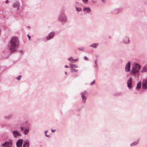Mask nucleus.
<instances>
[{
    "instance_id": "nucleus-15",
    "label": "nucleus",
    "mask_w": 147,
    "mask_h": 147,
    "mask_svg": "<svg viewBox=\"0 0 147 147\" xmlns=\"http://www.w3.org/2000/svg\"><path fill=\"white\" fill-rule=\"evenodd\" d=\"M121 11V8L115 9L113 11V13L115 14H117Z\"/></svg>"
},
{
    "instance_id": "nucleus-39",
    "label": "nucleus",
    "mask_w": 147,
    "mask_h": 147,
    "mask_svg": "<svg viewBox=\"0 0 147 147\" xmlns=\"http://www.w3.org/2000/svg\"><path fill=\"white\" fill-rule=\"evenodd\" d=\"M12 145H8L7 147H12Z\"/></svg>"
},
{
    "instance_id": "nucleus-8",
    "label": "nucleus",
    "mask_w": 147,
    "mask_h": 147,
    "mask_svg": "<svg viewBox=\"0 0 147 147\" xmlns=\"http://www.w3.org/2000/svg\"><path fill=\"white\" fill-rule=\"evenodd\" d=\"M29 142L28 140H25L24 141L23 147H29Z\"/></svg>"
},
{
    "instance_id": "nucleus-38",
    "label": "nucleus",
    "mask_w": 147,
    "mask_h": 147,
    "mask_svg": "<svg viewBox=\"0 0 147 147\" xmlns=\"http://www.w3.org/2000/svg\"><path fill=\"white\" fill-rule=\"evenodd\" d=\"M65 67H66V68H68L69 67L67 65H65Z\"/></svg>"
},
{
    "instance_id": "nucleus-44",
    "label": "nucleus",
    "mask_w": 147,
    "mask_h": 147,
    "mask_svg": "<svg viewBox=\"0 0 147 147\" xmlns=\"http://www.w3.org/2000/svg\"><path fill=\"white\" fill-rule=\"evenodd\" d=\"M65 74H67V72H66V71H65Z\"/></svg>"
},
{
    "instance_id": "nucleus-11",
    "label": "nucleus",
    "mask_w": 147,
    "mask_h": 147,
    "mask_svg": "<svg viewBox=\"0 0 147 147\" xmlns=\"http://www.w3.org/2000/svg\"><path fill=\"white\" fill-rule=\"evenodd\" d=\"M130 62L129 61L128 62L125 66V70L126 71L129 72L130 71Z\"/></svg>"
},
{
    "instance_id": "nucleus-12",
    "label": "nucleus",
    "mask_w": 147,
    "mask_h": 147,
    "mask_svg": "<svg viewBox=\"0 0 147 147\" xmlns=\"http://www.w3.org/2000/svg\"><path fill=\"white\" fill-rule=\"evenodd\" d=\"M19 3L18 2H16L13 4V7L15 8H16L17 9H18L19 8Z\"/></svg>"
},
{
    "instance_id": "nucleus-25",
    "label": "nucleus",
    "mask_w": 147,
    "mask_h": 147,
    "mask_svg": "<svg viewBox=\"0 0 147 147\" xmlns=\"http://www.w3.org/2000/svg\"><path fill=\"white\" fill-rule=\"evenodd\" d=\"M78 61L77 59H73L72 58V61H71V62L73 63L77 61Z\"/></svg>"
},
{
    "instance_id": "nucleus-20",
    "label": "nucleus",
    "mask_w": 147,
    "mask_h": 147,
    "mask_svg": "<svg viewBox=\"0 0 147 147\" xmlns=\"http://www.w3.org/2000/svg\"><path fill=\"white\" fill-rule=\"evenodd\" d=\"M141 82H139L137 84V86L136 87V89H140L141 88Z\"/></svg>"
},
{
    "instance_id": "nucleus-13",
    "label": "nucleus",
    "mask_w": 147,
    "mask_h": 147,
    "mask_svg": "<svg viewBox=\"0 0 147 147\" xmlns=\"http://www.w3.org/2000/svg\"><path fill=\"white\" fill-rule=\"evenodd\" d=\"M132 82L131 78L130 77L127 82V86L129 89L131 88Z\"/></svg>"
},
{
    "instance_id": "nucleus-3",
    "label": "nucleus",
    "mask_w": 147,
    "mask_h": 147,
    "mask_svg": "<svg viewBox=\"0 0 147 147\" xmlns=\"http://www.w3.org/2000/svg\"><path fill=\"white\" fill-rule=\"evenodd\" d=\"M86 90L84 91L83 92L81 93V94L82 97V102L83 103H85L86 99Z\"/></svg>"
},
{
    "instance_id": "nucleus-22",
    "label": "nucleus",
    "mask_w": 147,
    "mask_h": 147,
    "mask_svg": "<svg viewBox=\"0 0 147 147\" xmlns=\"http://www.w3.org/2000/svg\"><path fill=\"white\" fill-rule=\"evenodd\" d=\"M76 10L78 12H80L82 10V8L80 7H76Z\"/></svg>"
},
{
    "instance_id": "nucleus-17",
    "label": "nucleus",
    "mask_w": 147,
    "mask_h": 147,
    "mask_svg": "<svg viewBox=\"0 0 147 147\" xmlns=\"http://www.w3.org/2000/svg\"><path fill=\"white\" fill-rule=\"evenodd\" d=\"M98 45V43H93L92 44L90 45V47H92L94 48H96L97 47Z\"/></svg>"
},
{
    "instance_id": "nucleus-24",
    "label": "nucleus",
    "mask_w": 147,
    "mask_h": 147,
    "mask_svg": "<svg viewBox=\"0 0 147 147\" xmlns=\"http://www.w3.org/2000/svg\"><path fill=\"white\" fill-rule=\"evenodd\" d=\"M138 144V142H134L132 143H131V146H134V145H136Z\"/></svg>"
},
{
    "instance_id": "nucleus-34",
    "label": "nucleus",
    "mask_w": 147,
    "mask_h": 147,
    "mask_svg": "<svg viewBox=\"0 0 147 147\" xmlns=\"http://www.w3.org/2000/svg\"><path fill=\"white\" fill-rule=\"evenodd\" d=\"M97 60H96L94 61V63L95 64H97Z\"/></svg>"
},
{
    "instance_id": "nucleus-42",
    "label": "nucleus",
    "mask_w": 147,
    "mask_h": 147,
    "mask_svg": "<svg viewBox=\"0 0 147 147\" xmlns=\"http://www.w3.org/2000/svg\"><path fill=\"white\" fill-rule=\"evenodd\" d=\"M47 132V131H45V134H46Z\"/></svg>"
},
{
    "instance_id": "nucleus-36",
    "label": "nucleus",
    "mask_w": 147,
    "mask_h": 147,
    "mask_svg": "<svg viewBox=\"0 0 147 147\" xmlns=\"http://www.w3.org/2000/svg\"><path fill=\"white\" fill-rule=\"evenodd\" d=\"M9 2V1L8 0H7L5 2V3H8V2Z\"/></svg>"
},
{
    "instance_id": "nucleus-7",
    "label": "nucleus",
    "mask_w": 147,
    "mask_h": 147,
    "mask_svg": "<svg viewBox=\"0 0 147 147\" xmlns=\"http://www.w3.org/2000/svg\"><path fill=\"white\" fill-rule=\"evenodd\" d=\"M129 41V38L127 36H124L123 38L122 42L125 44H128Z\"/></svg>"
},
{
    "instance_id": "nucleus-18",
    "label": "nucleus",
    "mask_w": 147,
    "mask_h": 147,
    "mask_svg": "<svg viewBox=\"0 0 147 147\" xmlns=\"http://www.w3.org/2000/svg\"><path fill=\"white\" fill-rule=\"evenodd\" d=\"M147 71V67L146 66H144L142 70L141 71V72H146Z\"/></svg>"
},
{
    "instance_id": "nucleus-16",
    "label": "nucleus",
    "mask_w": 147,
    "mask_h": 147,
    "mask_svg": "<svg viewBox=\"0 0 147 147\" xmlns=\"http://www.w3.org/2000/svg\"><path fill=\"white\" fill-rule=\"evenodd\" d=\"M83 10L84 11H86L88 13H90L91 11V9L89 7H84L83 9Z\"/></svg>"
},
{
    "instance_id": "nucleus-41",
    "label": "nucleus",
    "mask_w": 147,
    "mask_h": 147,
    "mask_svg": "<svg viewBox=\"0 0 147 147\" xmlns=\"http://www.w3.org/2000/svg\"><path fill=\"white\" fill-rule=\"evenodd\" d=\"M45 136H46L47 137H49V135H47V134H45Z\"/></svg>"
},
{
    "instance_id": "nucleus-10",
    "label": "nucleus",
    "mask_w": 147,
    "mask_h": 147,
    "mask_svg": "<svg viewBox=\"0 0 147 147\" xmlns=\"http://www.w3.org/2000/svg\"><path fill=\"white\" fill-rule=\"evenodd\" d=\"M54 32H51L49 34L48 36L47 37V40L53 38L54 36Z\"/></svg>"
},
{
    "instance_id": "nucleus-35",
    "label": "nucleus",
    "mask_w": 147,
    "mask_h": 147,
    "mask_svg": "<svg viewBox=\"0 0 147 147\" xmlns=\"http://www.w3.org/2000/svg\"><path fill=\"white\" fill-rule=\"evenodd\" d=\"M55 131H56V130H55V129L53 130V129H52V130H51V131H52V132L53 133L54 132H55Z\"/></svg>"
},
{
    "instance_id": "nucleus-30",
    "label": "nucleus",
    "mask_w": 147,
    "mask_h": 147,
    "mask_svg": "<svg viewBox=\"0 0 147 147\" xmlns=\"http://www.w3.org/2000/svg\"><path fill=\"white\" fill-rule=\"evenodd\" d=\"M94 67L95 68H96V69L97 70L98 69V67L97 66V64H95V65L94 66Z\"/></svg>"
},
{
    "instance_id": "nucleus-40",
    "label": "nucleus",
    "mask_w": 147,
    "mask_h": 147,
    "mask_svg": "<svg viewBox=\"0 0 147 147\" xmlns=\"http://www.w3.org/2000/svg\"><path fill=\"white\" fill-rule=\"evenodd\" d=\"M101 1L102 2H104L105 1V0H101Z\"/></svg>"
},
{
    "instance_id": "nucleus-9",
    "label": "nucleus",
    "mask_w": 147,
    "mask_h": 147,
    "mask_svg": "<svg viewBox=\"0 0 147 147\" xmlns=\"http://www.w3.org/2000/svg\"><path fill=\"white\" fill-rule=\"evenodd\" d=\"M12 134L14 137L16 138H17L19 136H21V134L19 133L18 131L16 130L13 131Z\"/></svg>"
},
{
    "instance_id": "nucleus-32",
    "label": "nucleus",
    "mask_w": 147,
    "mask_h": 147,
    "mask_svg": "<svg viewBox=\"0 0 147 147\" xmlns=\"http://www.w3.org/2000/svg\"><path fill=\"white\" fill-rule=\"evenodd\" d=\"M95 82V80H94L93 81H92V82H91V83H90V85L91 86H92V85H93V84H94Z\"/></svg>"
},
{
    "instance_id": "nucleus-6",
    "label": "nucleus",
    "mask_w": 147,
    "mask_h": 147,
    "mask_svg": "<svg viewBox=\"0 0 147 147\" xmlns=\"http://www.w3.org/2000/svg\"><path fill=\"white\" fill-rule=\"evenodd\" d=\"M23 140L22 139H19L16 143L17 147H22Z\"/></svg>"
},
{
    "instance_id": "nucleus-23",
    "label": "nucleus",
    "mask_w": 147,
    "mask_h": 147,
    "mask_svg": "<svg viewBox=\"0 0 147 147\" xmlns=\"http://www.w3.org/2000/svg\"><path fill=\"white\" fill-rule=\"evenodd\" d=\"M70 70H71V73H74V72H77L78 71L77 69H70Z\"/></svg>"
},
{
    "instance_id": "nucleus-26",
    "label": "nucleus",
    "mask_w": 147,
    "mask_h": 147,
    "mask_svg": "<svg viewBox=\"0 0 147 147\" xmlns=\"http://www.w3.org/2000/svg\"><path fill=\"white\" fill-rule=\"evenodd\" d=\"M83 2L85 3L86 4L88 3V0H82Z\"/></svg>"
},
{
    "instance_id": "nucleus-19",
    "label": "nucleus",
    "mask_w": 147,
    "mask_h": 147,
    "mask_svg": "<svg viewBox=\"0 0 147 147\" xmlns=\"http://www.w3.org/2000/svg\"><path fill=\"white\" fill-rule=\"evenodd\" d=\"M29 129L28 128H25L24 130V134L25 135H27L29 131Z\"/></svg>"
},
{
    "instance_id": "nucleus-29",
    "label": "nucleus",
    "mask_w": 147,
    "mask_h": 147,
    "mask_svg": "<svg viewBox=\"0 0 147 147\" xmlns=\"http://www.w3.org/2000/svg\"><path fill=\"white\" fill-rule=\"evenodd\" d=\"M84 59L88 61V58H87L86 56H85L84 57Z\"/></svg>"
},
{
    "instance_id": "nucleus-14",
    "label": "nucleus",
    "mask_w": 147,
    "mask_h": 147,
    "mask_svg": "<svg viewBox=\"0 0 147 147\" xmlns=\"http://www.w3.org/2000/svg\"><path fill=\"white\" fill-rule=\"evenodd\" d=\"M142 86L144 89H147V80L143 82Z\"/></svg>"
},
{
    "instance_id": "nucleus-31",
    "label": "nucleus",
    "mask_w": 147,
    "mask_h": 147,
    "mask_svg": "<svg viewBox=\"0 0 147 147\" xmlns=\"http://www.w3.org/2000/svg\"><path fill=\"white\" fill-rule=\"evenodd\" d=\"M25 128L24 127H21V130L22 131H24V129H25Z\"/></svg>"
},
{
    "instance_id": "nucleus-28",
    "label": "nucleus",
    "mask_w": 147,
    "mask_h": 147,
    "mask_svg": "<svg viewBox=\"0 0 147 147\" xmlns=\"http://www.w3.org/2000/svg\"><path fill=\"white\" fill-rule=\"evenodd\" d=\"M21 75H20V76H18L17 78H16V79L18 80H20L21 78Z\"/></svg>"
},
{
    "instance_id": "nucleus-4",
    "label": "nucleus",
    "mask_w": 147,
    "mask_h": 147,
    "mask_svg": "<svg viewBox=\"0 0 147 147\" xmlns=\"http://www.w3.org/2000/svg\"><path fill=\"white\" fill-rule=\"evenodd\" d=\"M59 19L64 22H66L67 20V17L63 13H61L59 15Z\"/></svg>"
},
{
    "instance_id": "nucleus-37",
    "label": "nucleus",
    "mask_w": 147,
    "mask_h": 147,
    "mask_svg": "<svg viewBox=\"0 0 147 147\" xmlns=\"http://www.w3.org/2000/svg\"><path fill=\"white\" fill-rule=\"evenodd\" d=\"M27 36H28V38L29 39H30V36L28 34L27 35Z\"/></svg>"
},
{
    "instance_id": "nucleus-5",
    "label": "nucleus",
    "mask_w": 147,
    "mask_h": 147,
    "mask_svg": "<svg viewBox=\"0 0 147 147\" xmlns=\"http://www.w3.org/2000/svg\"><path fill=\"white\" fill-rule=\"evenodd\" d=\"M12 144V142L11 140L8 142H6L4 143L1 144L0 145V147H7L8 145Z\"/></svg>"
},
{
    "instance_id": "nucleus-2",
    "label": "nucleus",
    "mask_w": 147,
    "mask_h": 147,
    "mask_svg": "<svg viewBox=\"0 0 147 147\" xmlns=\"http://www.w3.org/2000/svg\"><path fill=\"white\" fill-rule=\"evenodd\" d=\"M141 68L140 65L138 63L134 65L132 67L131 72L133 74H135L138 72Z\"/></svg>"
},
{
    "instance_id": "nucleus-27",
    "label": "nucleus",
    "mask_w": 147,
    "mask_h": 147,
    "mask_svg": "<svg viewBox=\"0 0 147 147\" xmlns=\"http://www.w3.org/2000/svg\"><path fill=\"white\" fill-rule=\"evenodd\" d=\"M84 49V47H81V48H78V49L81 51H83Z\"/></svg>"
},
{
    "instance_id": "nucleus-43",
    "label": "nucleus",
    "mask_w": 147,
    "mask_h": 147,
    "mask_svg": "<svg viewBox=\"0 0 147 147\" xmlns=\"http://www.w3.org/2000/svg\"><path fill=\"white\" fill-rule=\"evenodd\" d=\"M2 14V13L1 12H0V14Z\"/></svg>"
},
{
    "instance_id": "nucleus-21",
    "label": "nucleus",
    "mask_w": 147,
    "mask_h": 147,
    "mask_svg": "<svg viewBox=\"0 0 147 147\" xmlns=\"http://www.w3.org/2000/svg\"><path fill=\"white\" fill-rule=\"evenodd\" d=\"M71 67H70V68H72L73 67H74L75 68H77L78 67V66L76 65L75 64H70Z\"/></svg>"
},
{
    "instance_id": "nucleus-33",
    "label": "nucleus",
    "mask_w": 147,
    "mask_h": 147,
    "mask_svg": "<svg viewBox=\"0 0 147 147\" xmlns=\"http://www.w3.org/2000/svg\"><path fill=\"white\" fill-rule=\"evenodd\" d=\"M72 57H71L70 58H68V60L69 61H70V62H71V61H72Z\"/></svg>"
},
{
    "instance_id": "nucleus-1",
    "label": "nucleus",
    "mask_w": 147,
    "mask_h": 147,
    "mask_svg": "<svg viewBox=\"0 0 147 147\" xmlns=\"http://www.w3.org/2000/svg\"><path fill=\"white\" fill-rule=\"evenodd\" d=\"M19 45V40L18 37H12L8 45V49L11 52L17 50Z\"/></svg>"
}]
</instances>
